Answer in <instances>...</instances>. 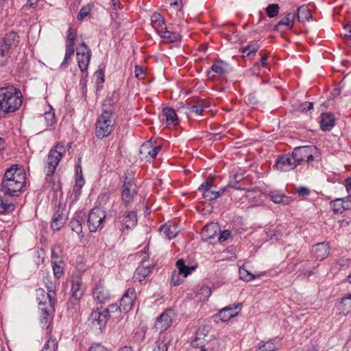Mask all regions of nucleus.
<instances>
[{
	"label": "nucleus",
	"mask_w": 351,
	"mask_h": 351,
	"mask_svg": "<svg viewBox=\"0 0 351 351\" xmlns=\"http://www.w3.org/2000/svg\"><path fill=\"white\" fill-rule=\"evenodd\" d=\"M26 181L24 169L18 165H12L7 169L2 178L0 191L5 195L17 196L21 192Z\"/></svg>",
	"instance_id": "obj_1"
},
{
	"label": "nucleus",
	"mask_w": 351,
	"mask_h": 351,
	"mask_svg": "<svg viewBox=\"0 0 351 351\" xmlns=\"http://www.w3.org/2000/svg\"><path fill=\"white\" fill-rule=\"evenodd\" d=\"M65 154L64 143H57L49 151L44 162V169L46 173V184L51 190L57 191L60 188L59 180L52 177L60 160Z\"/></svg>",
	"instance_id": "obj_2"
},
{
	"label": "nucleus",
	"mask_w": 351,
	"mask_h": 351,
	"mask_svg": "<svg viewBox=\"0 0 351 351\" xmlns=\"http://www.w3.org/2000/svg\"><path fill=\"white\" fill-rule=\"evenodd\" d=\"M22 94L13 86L0 88V117L17 110L22 104Z\"/></svg>",
	"instance_id": "obj_3"
},
{
	"label": "nucleus",
	"mask_w": 351,
	"mask_h": 351,
	"mask_svg": "<svg viewBox=\"0 0 351 351\" xmlns=\"http://www.w3.org/2000/svg\"><path fill=\"white\" fill-rule=\"evenodd\" d=\"M36 299L41 312L40 324L43 328H48L57 302L56 293L46 292L43 289L40 288L36 290Z\"/></svg>",
	"instance_id": "obj_4"
},
{
	"label": "nucleus",
	"mask_w": 351,
	"mask_h": 351,
	"mask_svg": "<svg viewBox=\"0 0 351 351\" xmlns=\"http://www.w3.org/2000/svg\"><path fill=\"white\" fill-rule=\"evenodd\" d=\"M114 107L110 101L103 104L102 113L98 117L95 129V134L98 138H105L112 132L114 125Z\"/></svg>",
	"instance_id": "obj_5"
},
{
	"label": "nucleus",
	"mask_w": 351,
	"mask_h": 351,
	"mask_svg": "<svg viewBox=\"0 0 351 351\" xmlns=\"http://www.w3.org/2000/svg\"><path fill=\"white\" fill-rule=\"evenodd\" d=\"M20 43L18 33L11 31L0 38V67L8 63L11 51L15 49Z\"/></svg>",
	"instance_id": "obj_6"
},
{
	"label": "nucleus",
	"mask_w": 351,
	"mask_h": 351,
	"mask_svg": "<svg viewBox=\"0 0 351 351\" xmlns=\"http://www.w3.org/2000/svg\"><path fill=\"white\" fill-rule=\"evenodd\" d=\"M291 154L298 165L304 161L310 164L319 157L317 148L313 145L295 147Z\"/></svg>",
	"instance_id": "obj_7"
},
{
	"label": "nucleus",
	"mask_w": 351,
	"mask_h": 351,
	"mask_svg": "<svg viewBox=\"0 0 351 351\" xmlns=\"http://www.w3.org/2000/svg\"><path fill=\"white\" fill-rule=\"evenodd\" d=\"M106 211L99 207L93 208L89 213L88 218V226L89 230L95 232L101 230L104 226Z\"/></svg>",
	"instance_id": "obj_8"
},
{
	"label": "nucleus",
	"mask_w": 351,
	"mask_h": 351,
	"mask_svg": "<svg viewBox=\"0 0 351 351\" xmlns=\"http://www.w3.org/2000/svg\"><path fill=\"white\" fill-rule=\"evenodd\" d=\"M76 32L75 30L70 27L66 33V51L64 57L63 59V61L60 65V67L61 69H65L67 67L68 64L70 63L73 56L75 53V40L76 39Z\"/></svg>",
	"instance_id": "obj_9"
},
{
	"label": "nucleus",
	"mask_w": 351,
	"mask_h": 351,
	"mask_svg": "<svg viewBox=\"0 0 351 351\" xmlns=\"http://www.w3.org/2000/svg\"><path fill=\"white\" fill-rule=\"evenodd\" d=\"M91 57V51L85 42L76 48V60L82 72L87 70Z\"/></svg>",
	"instance_id": "obj_10"
},
{
	"label": "nucleus",
	"mask_w": 351,
	"mask_h": 351,
	"mask_svg": "<svg viewBox=\"0 0 351 351\" xmlns=\"http://www.w3.org/2000/svg\"><path fill=\"white\" fill-rule=\"evenodd\" d=\"M136 194V184L134 181L128 178H125L123 182V190L121 193L122 203L125 206L130 204Z\"/></svg>",
	"instance_id": "obj_11"
},
{
	"label": "nucleus",
	"mask_w": 351,
	"mask_h": 351,
	"mask_svg": "<svg viewBox=\"0 0 351 351\" xmlns=\"http://www.w3.org/2000/svg\"><path fill=\"white\" fill-rule=\"evenodd\" d=\"M174 317L173 311L171 308L167 309L157 318L155 322V328L160 332L166 330L173 323Z\"/></svg>",
	"instance_id": "obj_12"
},
{
	"label": "nucleus",
	"mask_w": 351,
	"mask_h": 351,
	"mask_svg": "<svg viewBox=\"0 0 351 351\" xmlns=\"http://www.w3.org/2000/svg\"><path fill=\"white\" fill-rule=\"evenodd\" d=\"M160 149V145L154 146L152 142L148 141L141 146L139 154L142 160H149L155 158Z\"/></svg>",
	"instance_id": "obj_13"
},
{
	"label": "nucleus",
	"mask_w": 351,
	"mask_h": 351,
	"mask_svg": "<svg viewBox=\"0 0 351 351\" xmlns=\"http://www.w3.org/2000/svg\"><path fill=\"white\" fill-rule=\"evenodd\" d=\"M297 165L292 154H285L277 159L275 167L280 171H289L294 169Z\"/></svg>",
	"instance_id": "obj_14"
},
{
	"label": "nucleus",
	"mask_w": 351,
	"mask_h": 351,
	"mask_svg": "<svg viewBox=\"0 0 351 351\" xmlns=\"http://www.w3.org/2000/svg\"><path fill=\"white\" fill-rule=\"evenodd\" d=\"M108 319L109 317L107 311H104V309H97L90 314L89 320L91 322L93 327L101 330L106 326Z\"/></svg>",
	"instance_id": "obj_15"
},
{
	"label": "nucleus",
	"mask_w": 351,
	"mask_h": 351,
	"mask_svg": "<svg viewBox=\"0 0 351 351\" xmlns=\"http://www.w3.org/2000/svg\"><path fill=\"white\" fill-rule=\"evenodd\" d=\"M153 268L154 266L149 261L143 259L135 271L134 278L141 282L151 274Z\"/></svg>",
	"instance_id": "obj_16"
},
{
	"label": "nucleus",
	"mask_w": 351,
	"mask_h": 351,
	"mask_svg": "<svg viewBox=\"0 0 351 351\" xmlns=\"http://www.w3.org/2000/svg\"><path fill=\"white\" fill-rule=\"evenodd\" d=\"M136 299L135 289L132 287L128 288L120 300V305L123 311L127 313L130 311Z\"/></svg>",
	"instance_id": "obj_17"
},
{
	"label": "nucleus",
	"mask_w": 351,
	"mask_h": 351,
	"mask_svg": "<svg viewBox=\"0 0 351 351\" xmlns=\"http://www.w3.org/2000/svg\"><path fill=\"white\" fill-rule=\"evenodd\" d=\"M330 204L335 213H342L344 210L351 209V199L349 197L337 198L330 202Z\"/></svg>",
	"instance_id": "obj_18"
},
{
	"label": "nucleus",
	"mask_w": 351,
	"mask_h": 351,
	"mask_svg": "<svg viewBox=\"0 0 351 351\" xmlns=\"http://www.w3.org/2000/svg\"><path fill=\"white\" fill-rule=\"evenodd\" d=\"M241 305L240 303L232 304V305L223 308L218 313L219 319L222 322H227L230 319V318L236 316L238 314L236 310L238 307L241 306Z\"/></svg>",
	"instance_id": "obj_19"
},
{
	"label": "nucleus",
	"mask_w": 351,
	"mask_h": 351,
	"mask_svg": "<svg viewBox=\"0 0 351 351\" xmlns=\"http://www.w3.org/2000/svg\"><path fill=\"white\" fill-rule=\"evenodd\" d=\"M220 232V228L216 223L206 224L203 228L201 235L203 239L209 240L215 238Z\"/></svg>",
	"instance_id": "obj_20"
},
{
	"label": "nucleus",
	"mask_w": 351,
	"mask_h": 351,
	"mask_svg": "<svg viewBox=\"0 0 351 351\" xmlns=\"http://www.w3.org/2000/svg\"><path fill=\"white\" fill-rule=\"evenodd\" d=\"M330 252V247L328 243H319L313 247L312 252L314 257L318 261L326 258Z\"/></svg>",
	"instance_id": "obj_21"
},
{
	"label": "nucleus",
	"mask_w": 351,
	"mask_h": 351,
	"mask_svg": "<svg viewBox=\"0 0 351 351\" xmlns=\"http://www.w3.org/2000/svg\"><path fill=\"white\" fill-rule=\"evenodd\" d=\"M179 232L177 226L173 223H167L160 228V233L168 239L175 238Z\"/></svg>",
	"instance_id": "obj_22"
},
{
	"label": "nucleus",
	"mask_w": 351,
	"mask_h": 351,
	"mask_svg": "<svg viewBox=\"0 0 351 351\" xmlns=\"http://www.w3.org/2000/svg\"><path fill=\"white\" fill-rule=\"evenodd\" d=\"M295 19V14L294 13L289 12L286 16L282 18L274 27V29L276 31H281V27H284V30L290 29L294 24Z\"/></svg>",
	"instance_id": "obj_23"
},
{
	"label": "nucleus",
	"mask_w": 351,
	"mask_h": 351,
	"mask_svg": "<svg viewBox=\"0 0 351 351\" xmlns=\"http://www.w3.org/2000/svg\"><path fill=\"white\" fill-rule=\"evenodd\" d=\"M93 295L95 300L99 303H104L110 298L108 290L101 284L95 287L93 291Z\"/></svg>",
	"instance_id": "obj_24"
},
{
	"label": "nucleus",
	"mask_w": 351,
	"mask_h": 351,
	"mask_svg": "<svg viewBox=\"0 0 351 351\" xmlns=\"http://www.w3.org/2000/svg\"><path fill=\"white\" fill-rule=\"evenodd\" d=\"M162 116L168 125L178 124V118L175 110L171 108L165 107L162 109Z\"/></svg>",
	"instance_id": "obj_25"
},
{
	"label": "nucleus",
	"mask_w": 351,
	"mask_h": 351,
	"mask_svg": "<svg viewBox=\"0 0 351 351\" xmlns=\"http://www.w3.org/2000/svg\"><path fill=\"white\" fill-rule=\"evenodd\" d=\"M335 125V117L330 112L321 114L320 128L323 131H330Z\"/></svg>",
	"instance_id": "obj_26"
},
{
	"label": "nucleus",
	"mask_w": 351,
	"mask_h": 351,
	"mask_svg": "<svg viewBox=\"0 0 351 351\" xmlns=\"http://www.w3.org/2000/svg\"><path fill=\"white\" fill-rule=\"evenodd\" d=\"M120 222L126 229H130L134 227L137 223V217L136 213L133 211L126 212L121 217Z\"/></svg>",
	"instance_id": "obj_27"
},
{
	"label": "nucleus",
	"mask_w": 351,
	"mask_h": 351,
	"mask_svg": "<svg viewBox=\"0 0 351 351\" xmlns=\"http://www.w3.org/2000/svg\"><path fill=\"white\" fill-rule=\"evenodd\" d=\"M66 217L63 212H60L59 210H57L52 218L51 227L53 230L58 231L65 224Z\"/></svg>",
	"instance_id": "obj_28"
},
{
	"label": "nucleus",
	"mask_w": 351,
	"mask_h": 351,
	"mask_svg": "<svg viewBox=\"0 0 351 351\" xmlns=\"http://www.w3.org/2000/svg\"><path fill=\"white\" fill-rule=\"evenodd\" d=\"M269 196L271 200L276 204L288 205L292 202V199L290 197H288L278 191H271L269 194Z\"/></svg>",
	"instance_id": "obj_29"
},
{
	"label": "nucleus",
	"mask_w": 351,
	"mask_h": 351,
	"mask_svg": "<svg viewBox=\"0 0 351 351\" xmlns=\"http://www.w3.org/2000/svg\"><path fill=\"white\" fill-rule=\"evenodd\" d=\"M158 32L167 43H174L180 40L181 38V36L178 33L169 31L166 27H165L164 29H158Z\"/></svg>",
	"instance_id": "obj_30"
},
{
	"label": "nucleus",
	"mask_w": 351,
	"mask_h": 351,
	"mask_svg": "<svg viewBox=\"0 0 351 351\" xmlns=\"http://www.w3.org/2000/svg\"><path fill=\"white\" fill-rule=\"evenodd\" d=\"M71 296L75 300H79L82 298L84 293V289L82 287V282L79 278H75L72 280L71 285Z\"/></svg>",
	"instance_id": "obj_31"
},
{
	"label": "nucleus",
	"mask_w": 351,
	"mask_h": 351,
	"mask_svg": "<svg viewBox=\"0 0 351 351\" xmlns=\"http://www.w3.org/2000/svg\"><path fill=\"white\" fill-rule=\"evenodd\" d=\"M277 349L276 339H271L267 341H261L256 347V351H275Z\"/></svg>",
	"instance_id": "obj_32"
},
{
	"label": "nucleus",
	"mask_w": 351,
	"mask_h": 351,
	"mask_svg": "<svg viewBox=\"0 0 351 351\" xmlns=\"http://www.w3.org/2000/svg\"><path fill=\"white\" fill-rule=\"evenodd\" d=\"M210 107L209 102L206 100H198L195 104L192 105L190 108V112H195V114L200 115L202 114L203 112L206 111Z\"/></svg>",
	"instance_id": "obj_33"
},
{
	"label": "nucleus",
	"mask_w": 351,
	"mask_h": 351,
	"mask_svg": "<svg viewBox=\"0 0 351 351\" xmlns=\"http://www.w3.org/2000/svg\"><path fill=\"white\" fill-rule=\"evenodd\" d=\"M211 289L208 286H203L198 289H197V291L195 295V299H196L197 301H205L208 299V298L211 295Z\"/></svg>",
	"instance_id": "obj_34"
},
{
	"label": "nucleus",
	"mask_w": 351,
	"mask_h": 351,
	"mask_svg": "<svg viewBox=\"0 0 351 351\" xmlns=\"http://www.w3.org/2000/svg\"><path fill=\"white\" fill-rule=\"evenodd\" d=\"M211 72H214L217 75H223L226 73L225 63L220 60L215 62L210 67V71L208 72L209 79H213V75H210Z\"/></svg>",
	"instance_id": "obj_35"
},
{
	"label": "nucleus",
	"mask_w": 351,
	"mask_h": 351,
	"mask_svg": "<svg viewBox=\"0 0 351 351\" xmlns=\"http://www.w3.org/2000/svg\"><path fill=\"white\" fill-rule=\"evenodd\" d=\"M297 19L299 21L304 22L312 18L310 10L307 6L302 5L298 8Z\"/></svg>",
	"instance_id": "obj_36"
},
{
	"label": "nucleus",
	"mask_w": 351,
	"mask_h": 351,
	"mask_svg": "<svg viewBox=\"0 0 351 351\" xmlns=\"http://www.w3.org/2000/svg\"><path fill=\"white\" fill-rule=\"evenodd\" d=\"M176 267L178 269V273L181 274L183 278H186L190 274L193 270L195 269L193 267H188L185 265L183 259H179L176 262Z\"/></svg>",
	"instance_id": "obj_37"
},
{
	"label": "nucleus",
	"mask_w": 351,
	"mask_h": 351,
	"mask_svg": "<svg viewBox=\"0 0 351 351\" xmlns=\"http://www.w3.org/2000/svg\"><path fill=\"white\" fill-rule=\"evenodd\" d=\"M57 258L54 255V252H52V267L55 278L57 279L60 278L63 274V263L62 261H54V258Z\"/></svg>",
	"instance_id": "obj_38"
},
{
	"label": "nucleus",
	"mask_w": 351,
	"mask_h": 351,
	"mask_svg": "<svg viewBox=\"0 0 351 351\" xmlns=\"http://www.w3.org/2000/svg\"><path fill=\"white\" fill-rule=\"evenodd\" d=\"M259 45L258 42L254 41L250 43L241 49V51L243 53H247L246 56H250L251 54H254L259 49Z\"/></svg>",
	"instance_id": "obj_39"
},
{
	"label": "nucleus",
	"mask_w": 351,
	"mask_h": 351,
	"mask_svg": "<svg viewBox=\"0 0 351 351\" xmlns=\"http://www.w3.org/2000/svg\"><path fill=\"white\" fill-rule=\"evenodd\" d=\"M73 232H75L80 239L83 237L82 223L78 219H73L69 223Z\"/></svg>",
	"instance_id": "obj_40"
},
{
	"label": "nucleus",
	"mask_w": 351,
	"mask_h": 351,
	"mask_svg": "<svg viewBox=\"0 0 351 351\" xmlns=\"http://www.w3.org/2000/svg\"><path fill=\"white\" fill-rule=\"evenodd\" d=\"M8 195H5L3 191H0V213H4L9 210L13 209V204L6 202L5 197Z\"/></svg>",
	"instance_id": "obj_41"
},
{
	"label": "nucleus",
	"mask_w": 351,
	"mask_h": 351,
	"mask_svg": "<svg viewBox=\"0 0 351 351\" xmlns=\"http://www.w3.org/2000/svg\"><path fill=\"white\" fill-rule=\"evenodd\" d=\"M58 349V341L56 338L50 337L46 341L41 351H56Z\"/></svg>",
	"instance_id": "obj_42"
},
{
	"label": "nucleus",
	"mask_w": 351,
	"mask_h": 351,
	"mask_svg": "<svg viewBox=\"0 0 351 351\" xmlns=\"http://www.w3.org/2000/svg\"><path fill=\"white\" fill-rule=\"evenodd\" d=\"M239 274L241 280L247 282L251 281L256 277L255 275L251 274L244 267L239 268Z\"/></svg>",
	"instance_id": "obj_43"
},
{
	"label": "nucleus",
	"mask_w": 351,
	"mask_h": 351,
	"mask_svg": "<svg viewBox=\"0 0 351 351\" xmlns=\"http://www.w3.org/2000/svg\"><path fill=\"white\" fill-rule=\"evenodd\" d=\"M44 282L47 287V292L56 293V285L54 282L49 276H47L44 277Z\"/></svg>",
	"instance_id": "obj_44"
},
{
	"label": "nucleus",
	"mask_w": 351,
	"mask_h": 351,
	"mask_svg": "<svg viewBox=\"0 0 351 351\" xmlns=\"http://www.w3.org/2000/svg\"><path fill=\"white\" fill-rule=\"evenodd\" d=\"M341 308L344 313H351V295L342 299Z\"/></svg>",
	"instance_id": "obj_45"
},
{
	"label": "nucleus",
	"mask_w": 351,
	"mask_h": 351,
	"mask_svg": "<svg viewBox=\"0 0 351 351\" xmlns=\"http://www.w3.org/2000/svg\"><path fill=\"white\" fill-rule=\"evenodd\" d=\"M104 311H107L108 313V317L116 316L117 317L119 313L123 311L121 305L117 306V304H111L108 306V308L104 309Z\"/></svg>",
	"instance_id": "obj_46"
},
{
	"label": "nucleus",
	"mask_w": 351,
	"mask_h": 351,
	"mask_svg": "<svg viewBox=\"0 0 351 351\" xmlns=\"http://www.w3.org/2000/svg\"><path fill=\"white\" fill-rule=\"evenodd\" d=\"M279 12V6L278 4H269L266 9L267 14L269 17L273 18L278 15Z\"/></svg>",
	"instance_id": "obj_47"
},
{
	"label": "nucleus",
	"mask_w": 351,
	"mask_h": 351,
	"mask_svg": "<svg viewBox=\"0 0 351 351\" xmlns=\"http://www.w3.org/2000/svg\"><path fill=\"white\" fill-rule=\"evenodd\" d=\"M210 188H215L213 185V178L208 177L206 182L202 183L200 186L199 187L198 190L203 193L204 191H206L207 189H209Z\"/></svg>",
	"instance_id": "obj_48"
},
{
	"label": "nucleus",
	"mask_w": 351,
	"mask_h": 351,
	"mask_svg": "<svg viewBox=\"0 0 351 351\" xmlns=\"http://www.w3.org/2000/svg\"><path fill=\"white\" fill-rule=\"evenodd\" d=\"M168 345L167 343L165 342V339H159L156 342V346L154 348V351H167Z\"/></svg>",
	"instance_id": "obj_49"
},
{
	"label": "nucleus",
	"mask_w": 351,
	"mask_h": 351,
	"mask_svg": "<svg viewBox=\"0 0 351 351\" xmlns=\"http://www.w3.org/2000/svg\"><path fill=\"white\" fill-rule=\"evenodd\" d=\"M44 119L47 126H51L55 123V113L52 110L46 112L44 114Z\"/></svg>",
	"instance_id": "obj_50"
},
{
	"label": "nucleus",
	"mask_w": 351,
	"mask_h": 351,
	"mask_svg": "<svg viewBox=\"0 0 351 351\" xmlns=\"http://www.w3.org/2000/svg\"><path fill=\"white\" fill-rule=\"evenodd\" d=\"M90 10H91V8L89 5L83 6L80 9V10L77 16V19L80 21L83 20L86 16H87L89 14Z\"/></svg>",
	"instance_id": "obj_51"
},
{
	"label": "nucleus",
	"mask_w": 351,
	"mask_h": 351,
	"mask_svg": "<svg viewBox=\"0 0 351 351\" xmlns=\"http://www.w3.org/2000/svg\"><path fill=\"white\" fill-rule=\"evenodd\" d=\"M215 191V189L214 188L207 189L206 191L202 193L203 197L208 201L216 199V196L214 195Z\"/></svg>",
	"instance_id": "obj_52"
},
{
	"label": "nucleus",
	"mask_w": 351,
	"mask_h": 351,
	"mask_svg": "<svg viewBox=\"0 0 351 351\" xmlns=\"http://www.w3.org/2000/svg\"><path fill=\"white\" fill-rule=\"evenodd\" d=\"M84 184V178H82V176H78V174L77 173V177L75 178V186L73 188V191L75 193L80 192Z\"/></svg>",
	"instance_id": "obj_53"
},
{
	"label": "nucleus",
	"mask_w": 351,
	"mask_h": 351,
	"mask_svg": "<svg viewBox=\"0 0 351 351\" xmlns=\"http://www.w3.org/2000/svg\"><path fill=\"white\" fill-rule=\"evenodd\" d=\"M182 274L174 271L171 276V282L174 286L180 285L183 281V277H181Z\"/></svg>",
	"instance_id": "obj_54"
},
{
	"label": "nucleus",
	"mask_w": 351,
	"mask_h": 351,
	"mask_svg": "<svg viewBox=\"0 0 351 351\" xmlns=\"http://www.w3.org/2000/svg\"><path fill=\"white\" fill-rule=\"evenodd\" d=\"M351 261L348 258H341L337 261V265L339 267V269H346L350 265Z\"/></svg>",
	"instance_id": "obj_55"
},
{
	"label": "nucleus",
	"mask_w": 351,
	"mask_h": 351,
	"mask_svg": "<svg viewBox=\"0 0 351 351\" xmlns=\"http://www.w3.org/2000/svg\"><path fill=\"white\" fill-rule=\"evenodd\" d=\"M151 21L154 26H156L157 23H164V19L160 14L154 13L151 16Z\"/></svg>",
	"instance_id": "obj_56"
},
{
	"label": "nucleus",
	"mask_w": 351,
	"mask_h": 351,
	"mask_svg": "<svg viewBox=\"0 0 351 351\" xmlns=\"http://www.w3.org/2000/svg\"><path fill=\"white\" fill-rule=\"evenodd\" d=\"M39 0H27L26 4L23 7V10L27 11L30 8H34L37 5Z\"/></svg>",
	"instance_id": "obj_57"
},
{
	"label": "nucleus",
	"mask_w": 351,
	"mask_h": 351,
	"mask_svg": "<svg viewBox=\"0 0 351 351\" xmlns=\"http://www.w3.org/2000/svg\"><path fill=\"white\" fill-rule=\"evenodd\" d=\"M88 351H109L106 347L100 343H94L88 349Z\"/></svg>",
	"instance_id": "obj_58"
},
{
	"label": "nucleus",
	"mask_w": 351,
	"mask_h": 351,
	"mask_svg": "<svg viewBox=\"0 0 351 351\" xmlns=\"http://www.w3.org/2000/svg\"><path fill=\"white\" fill-rule=\"evenodd\" d=\"M234 181L230 180L229 182L228 186H230L231 188H234L235 189H242L241 187L237 186L236 184V182H237L238 181H239L240 180L242 179V176L235 174L234 176Z\"/></svg>",
	"instance_id": "obj_59"
},
{
	"label": "nucleus",
	"mask_w": 351,
	"mask_h": 351,
	"mask_svg": "<svg viewBox=\"0 0 351 351\" xmlns=\"http://www.w3.org/2000/svg\"><path fill=\"white\" fill-rule=\"evenodd\" d=\"M134 73L136 77L138 79L141 80L144 77L145 73L143 69L141 66H136Z\"/></svg>",
	"instance_id": "obj_60"
},
{
	"label": "nucleus",
	"mask_w": 351,
	"mask_h": 351,
	"mask_svg": "<svg viewBox=\"0 0 351 351\" xmlns=\"http://www.w3.org/2000/svg\"><path fill=\"white\" fill-rule=\"evenodd\" d=\"M297 193L300 196L305 197L310 194V190L305 186H300L298 189Z\"/></svg>",
	"instance_id": "obj_61"
},
{
	"label": "nucleus",
	"mask_w": 351,
	"mask_h": 351,
	"mask_svg": "<svg viewBox=\"0 0 351 351\" xmlns=\"http://www.w3.org/2000/svg\"><path fill=\"white\" fill-rule=\"evenodd\" d=\"M231 235V232L229 230H223V232L220 231V234L219 237V241L223 242L227 240Z\"/></svg>",
	"instance_id": "obj_62"
},
{
	"label": "nucleus",
	"mask_w": 351,
	"mask_h": 351,
	"mask_svg": "<svg viewBox=\"0 0 351 351\" xmlns=\"http://www.w3.org/2000/svg\"><path fill=\"white\" fill-rule=\"evenodd\" d=\"M313 104L312 102H304L300 106V110L301 112L308 111L313 108Z\"/></svg>",
	"instance_id": "obj_63"
},
{
	"label": "nucleus",
	"mask_w": 351,
	"mask_h": 351,
	"mask_svg": "<svg viewBox=\"0 0 351 351\" xmlns=\"http://www.w3.org/2000/svg\"><path fill=\"white\" fill-rule=\"evenodd\" d=\"M346 190L349 194V197L351 199V178H348L346 181Z\"/></svg>",
	"instance_id": "obj_64"
}]
</instances>
